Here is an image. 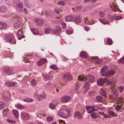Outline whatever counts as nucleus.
<instances>
[{
    "label": "nucleus",
    "mask_w": 124,
    "mask_h": 124,
    "mask_svg": "<svg viewBox=\"0 0 124 124\" xmlns=\"http://www.w3.org/2000/svg\"><path fill=\"white\" fill-rule=\"evenodd\" d=\"M114 87L112 86L111 88L113 95L112 97H110V98L112 101H116V103L114 104L113 107H115L116 110L119 111L121 109V106L120 105H117V104L120 103L122 101L118 96V93L116 90V87L115 86Z\"/></svg>",
    "instance_id": "1"
},
{
    "label": "nucleus",
    "mask_w": 124,
    "mask_h": 124,
    "mask_svg": "<svg viewBox=\"0 0 124 124\" xmlns=\"http://www.w3.org/2000/svg\"><path fill=\"white\" fill-rule=\"evenodd\" d=\"M58 114L61 117L67 118L70 116V110L65 108H62L59 111Z\"/></svg>",
    "instance_id": "2"
},
{
    "label": "nucleus",
    "mask_w": 124,
    "mask_h": 124,
    "mask_svg": "<svg viewBox=\"0 0 124 124\" xmlns=\"http://www.w3.org/2000/svg\"><path fill=\"white\" fill-rule=\"evenodd\" d=\"M78 80L81 81H88L89 82H93L94 81V77L93 75H89L86 76L84 75H80L78 77Z\"/></svg>",
    "instance_id": "3"
},
{
    "label": "nucleus",
    "mask_w": 124,
    "mask_h": 124,
    "mask_svg": "<svg viewBox=\"0 0 124 124\" xmlns=\"http://www.w3.org/2000/svg\"><path fill=\"white\" fill-rule=\"evenodd\" d=\"M14 20L16 21L14 24V27L16 29L18 28L21 24V16L18 14H16L14 15Z\"/></svg>",
    "instance_id": "4"
},
{
    "label": "nucleus",
    "mask_w": 124,
    "mask_h": 124,
    "mask_svg": "<svg viewBox=\"0 0 124 124\" xmlns=\"http://www.w3.org/2000/svg\"><path fill=\"white\" fill-rule=\"evenodd\" d=\"M6 40L9 42H12V43L15 44L16 41L13 35L12 34L6 35L5 36Z\"/></svg>",
    "instance_id": "5"
},
{
    "label": "nucleus",
    "mask_w": 124,
    "mask_h": 124,
    "mask_svg": "<svg viewBox=\"0 0 124 124\" xmlns=\"http://www.w3.org/2000/svg\"><path fill=\"white\" fill-rule=\"evenodd\" d=\"M108 67L107 66H105L102 67L101 70V73L102 76H108Z\"/></svg>",
    "instance_id": "6"
},
{
    "label": "nucleus",
    "mask_w": 124,
    "mask_h": 124,
    "mask_svg": "<svg viewBox=\"0 0 124 124\" xmlns=\"http://www.w3.org/2000/svg\"><path fill=\"white\" fill-rule=\"evenodd\" d=\"M62 79L64 81L67 82L72 79L71 75L68 74H65L63 75Z\"/></svg>",
    "instance_id": "7"
},
{
    "label": "nucleus",
    "mask_w": 124,
    "mask_h": 124,
    "mask_svg": "<svg viewBox=\"0 0 124 124\" xmlns=\"http://www.w3.org/2000/svg\"><path fill=\"white\" fill-rule=\"evenodd\" d=\"M107 80V79L105 78H101L98 79L97 81L98 85L100 86H102L105 82Z\"/></svg>",
    "instance_id": "8"
},
{
    "label": "nucleus",
    "mask_w": 124,
    "mask_h": 124,
    "mask_svg": "<svg viewBox=\"0 0 124 124\" xmlns=\"http://www.w3.org/2000/svg\"><path fill=\"white\" fill-rule=\"evenodd\" d=\"M3 72L5 74L7 75H12L13 74L12 73V70L9 68H7L4 69Z\"/></svg>",
    "instance_id": "9"
},
{
    "label": "nucleus",
    "mask_w": 124,
    "mask_h": 124,
    "mask_svg": "<svg viewBox=\"0 0 124 124\" xmlns=\"http://www.w3.org/2000/svg\"><path fill=\"white\" fill-rule=\"evenodd\" d=\"M110 7L112 9V10L114 12L118 11L122 12V11L120 10L117 8L116 5L115 3H112L110 5Z\"/></svg>",
    "instance_id": "10"
},
{
    "label": "nucleus",
    "mask_w": 124,
    "mask_h": 124,
    "mask_svg": "<svg viewBox=\"0 0 124 124\" xmlns=\"http://www.w3.org/2000/svg\"><path fill=\"white\" fill-rule=\"evenodd\" d=\"M21 117L22 119L24 120H27L30 118L29 115L27 113H23L21 114Z\"/></svg>",
    "instance_id": "11"
},
{
    "label": "nucleus",
    "mask_w": 124,
    "mask_h": 124,
    "mask_svg": "<svg viewBox=\"0 0 124 124\" xmlns=\"http://www.w3.org/2000/svg\"><path fill=\"white\" fill-rule=\"evenodd\" d=\"M81 20L82 19L79 16H77L73 17V21L76 24L80 23Z\"/></svg>",
    "instance_id": "12"
},
{
    "label": "nucleus",
    "mask_w": 124,
    "mask_h": 124,
    "mask_svg": "<svg viewBox=\"0 0 124 124\" xmlns=\"http://www.w3.org/2000/svg\"><path fill=\"white\" fill-rule=\"evenodd\" d=\"M17 10L20 12L23 11V5L22 3L20 2L18 4L16 5Z\"/></svg>",
    "instance_id": "13"
},
{
    "label": "nucleus",
    "mask_w": 124,
    "mask_h": 124,
    "mask_svg": "<svg viewBox=\"0 0 124 124\" xmlns=\"http://www.w3.org/2000/svg\"><path fill=\"white\" fill-rule=\"evenodd\" d=\"M70 99V97L68 96H64L61 98V101L63 102H66L69 101Z\"/></svg>",
    "instance_id": "14"
},
{
    "label": "nucleus",
    "mask_w": 124,
    "mask_h": 124,
    "mask_svg": "<svg viewBox=\"0 0 124 124\" xmlns=\"http://www.w3.org/2000/svg\"><path fill=\"white\" fill-rule=\"evenodd\" d=\"M62 29L59 26H57L55 27V28L53 29V32L54 33H58L61 31Z\"/></svg>",
    "instance_id": "15"
},
{
    "label": "nucleus",
    "mask_w": 124,
    "mask_h": 124,
    "mask_svg": "<svg viewBox=\"0 0 124 124\" xmlns=\"http://www.w3.org/2000/svg\"><path fill=\"white\" fill-rule=\"evenodd\" d=\"M46 95L45 93L43 92L41 94L37 96L38 100L39 101H41L42 99H44L46 98Z\"/></svg>",
    "instance_id": "16"
},
{
    "label": "nucleus",
    "mask_w": 124,
    "mask_h": 124,
    "mask_svg": "<svg viewBox=\"0 0 124 124\" xmlns=\"http://www.w3.org/2000/svg\"><path fill=\"white\" fill-rule=\"evenodd\" d=\"M23 33L22 31L20 30H19L17 31V37L19 39H21L23 37Z\"/></svg>",
    "instance_id": "17"
},
{
    "label": "nucleus",
    "mask_w": 124,
    "mask_h": 124,
    "mask_svg": "<svg viewBox=\"0 0 124 124\" xmlns=\"http://www.w3.org/2000/svg\"><path fill=\"white\" fill-rule=\"evenodd\" d=\"M35 22L37 25H41L43 24V21L41 19H37L36 20Z\"/></svg>",
    "instance_id": "18"
},
{
    "label": "nucleus",
    "mask_w": 124,
    "mask_h": 124,
    "mask_svg": "<svg viewBox=\"0 0 124 124\" xmlns=\"http://www.w3.org/2000/svg\"><path fill=\"white\" fill-rule=\"evenodd\" d=\"M73 17L71 16L68 15L66 16L65 18V20L67 22L73 21Z\"/></svg>",
    "instance_id": "19"
},
{
    "label": "nucleus",
    "mask_w": 124,
    "mask_h": 124,
    "mask_svg": "<svg viewBox=\"0 0 124 124\" xmlns=\"http://www.w3.org/2000/svg\"><path fill=\"white\" fill-rule=\"evenodd\" d=\"M16 84L15 82H8L5 83V85L7 87L13 86Z\"/></svg>",
    "instance_id": "20"
},
{
    "label": "nucleus",
    "mask_w": 124,
    "mask_h": 124,
    "mask_svg": "<svg viewBox=\"0 0 124 124\" xmlns=\"http://www.w3.org/2000/svg\"><path fill=\"white\" fill-rule=\"evenodd\" d=\"M46 61V59H42L40 60L37 62L39 66H40L44 64Z\"/></svg>",
    "instance_id": "21"
},
{
    "label": "nucleus",
    "mask_w": 124,
    "mask_h": 124,
    "mask_svg": "<svg viewBox=\"0 0 124 124\" xmlns=\"http://www.w3.org/2000/svg\"><path fill=\"white\" fill-rule=\"evenodd\" d=\"M90 84L88 82H86L85 83L84 85V88L85 90H88L90 88Z\"/></svg>",
    "instance_id": "22"
},
{
    "label": "nucleus",
    "mask_w": 124,
    "mask_h": 124,
    "mask_svg": "<svg viewBox=\"0 0 124 124\" xmlns=\"http://www.w3.org/2000/svg\"><path fill=\"white\" fill-rule=\"evenodd\" d=\"M7 10L6 7L4 6L0 7V13H3L5 12Z\"/></svg>",
    "instance_id": "23"
},
{
    "label": "nucleus",
    "mask_w": 124,
    "mask_h": 124,
    "mask_svg": "<svg viewBox=\"0 0 124 124\" xmlns=\"http://www.w3.org/2000/svg\"><path fill=\"white\" fill-rule=\"evenodd\" d=\"M74 115L75 117H78L79 119H81L82 116L81 113L79 112H77L74 114Z\"/></svg>",
    "instance_id": "24"
},
{
    "label": "nucleus",
    "mask_w": 124,
    "mask_h": 124,
    "mask_svg": "<svg viewBox=\"0 0 124 124\" xmlns=\"http://www.w3.org/2000/svg\"><path fill=\"white\" fill-rule=\"evenodd\" d=\"M53 29H51L50 27H47L45 30V33L46 34H48L51 32H53Z\"/></svg>",
    "instance_id": "25"
},
{
    "label": "nucleus",
    "mask_w": 124,
    "mask_h": 124,
    "mask_svg": "<svg viewBox=\"0 0 124 124\" xmlns=\"http://www.w3.org/2000/svg\"><path fill=\"white\" fill-rule=\"evenodd\" d=\"M96 101L98 102H102V97L99 95L97 96L95 98Z\"/></svg>",
    "instance_id": "26"
},
{
    "label": "nucleus",
    "mask_w": 124,
    "mask_h": 124,
    "mask_svg": "<svg viewBox=\"0 0 124 124\" xmlns=\"http://www.w3.org/2000/svg\"><path fill=\"white\" fill-rule=\"evenodd\" d=\"M12 112L15 117L17 118L19 116L18 113L17 111L16 110H13Z\"/></svg>",
    "instance_id": "27"
},
{
    "label": "nucleus",
    "mask_w": 124,
    "mask_h": 124,
    "mask_svg": "<svg viewBox=\"0 0 124 124\" xmlns=\"http://www.w3.org/2000/svg\"><path fill=\"white\" fill-rule=\"evenodd\" d=\"M86 108L88 113H91L93 112V109L90 106H86Z\"/></svg>",
    "instance_id": "28"
},
{
    "label": "nucleus",
    "mask_w": 124,
    "mask_h": 124,
    "mask_svg": "<svg viewBox=\"0 0 124 124\" xmlns=\"http://www.w3.org/2000/svg\"><path fill=\"white\" fill-rule=\"evenodd\" d=\"M80 56L82 58H86L87 56L86 53L84 51H82L80 54Z\"/></svg>",
    "instance_id": "29"
},
{
    "label": "nucleus",
    "mask_w": 124,
    "mask_h": 124,
    "mask_svg": "<svg viewBox=\"0 0 124 124\" xmlns=\"http://www.w3.org/2000/svg\"><path fill=\"white\" fill-rule=\"evenodd\" d=\"M100 93L102 96L105 97H106V92L105 90L102 89H101L100 90Z\"/></svg>",
    "instance_id": "30"
},
{
    "label": "nucleus",
    "mask_w": 124,
    "mask_h": 124,
    "mask_svg": "<svg viewBox=\"0 0 124 124\" xmlns=\"http://www.w3.org/2000/svg\"><path fill=\"white\" fill-rule=\"evenodd\" d=\"M84 20L85 23L87 24H93V22H91L87 18H85Z\"/></svg>",
    "instance_id": "31"
},
{
    "label": "nucleus",
    "mask_w": 124,
    "mask_h": 124,
    "mask_svg": "<svg viewBox=\"0 0 124 124\" xmlns=\"http://www.w3.org/2000/svg\"><path fill=\"white\" fill-rule=\"evenodd\" d=\"M9 109L4 110L3 111V115L4 117H6L8 113Z\"/></svg>",
    "instance_id": "32"
},
{
    "label": "nucleus",
    "mask_w": 124,
    "mask_h": 124,
    "mask_svg": "<svg viewBox=\"0 0 124 124\" xmlns=\"http://www.w3.org/2000/svg\"><path fill=\"white\" fill-rule=\"evenodd\" d=\"M31 30L34 34L37 35L39 34L38 31L36 29L32 28L31 29Z\"/></svg>",
    "instance_id": "33"
},
{
    "label": "nucleus",
    "mask_w": 124,
    "mask_h": 124,
    "mask_svg": "<svg viewBox=\"0 0 124 124\" xmlns=\"http://www.w3.org/2000/svg\"><path fill=\"white\" fill-rule=\"evenodd\" d=\"M99 21L101 23L104 24H106L109 23V22L106 20H104L102 19H100Z\"/></svg>",
    "instance_id": "34"
},
{
    "label": "nucleus",
    "mask_w": 124,
    "mask_h": 124,
    "mask_svg": "<svg viewBox=\"0 0 124 124\" xmlns=\"http://www.w3.org/2000/svg\"><path fill=\"white\" fill-rule=\"evenodd\" d=\"M115 72L113 70H111L108 71V76H113L115 73Z\"/></svg>",
    "instance_id": "35"
},
{
    "label": "nucleus",
    "mask_w": 124,
    "mask_h": 124,
    "mask_svg": "<svg viewBox=\"0 0 124 124\" xmlns=\"http://www.w3.org/2000/svg\"><path fill=\"white\" fill-rule=\"evenodd\" d=\"M36 81L34 79H32L31 81V84L32 86H35L36 85Z\"/></svg>",
    "instance_id": "36"
},
{
    "label": "nucleus",
    "mask_w": 124,
    "mask_h": 124,
    "mask_svg": "<svg viewBox=\"0 0 124 124\" xmlns=\"http://www.w3.org/2000/svg\"><path fill=\"white\" fill-rule=\"evenodd\" d=\"M16 108L18 109H23L24 107L20 104H18L16 106Z\"/></svg>",
    "instance_id": "37"
},
{
    "label": "nucleus",
    "mask_w": 124,
    "mask_h": 124,
    "mask_svg": "<svg viewBox=\"0 0 124 124\" xmlns=\"http://www.w3.org/2000/svg\"><path fill=\"white\" fill-rule=\"evenodd\" d=\"M1 30L5 28L7 26V24L6 23L1 22Z\"/></svg>",
    "instance_id": "38"
},
{
    "label": "nucleus",
    "mask_w": 124,
    "mask_h": 124,
    "mask_svg": "<svg viewBox=\"0 0 124 124\" xmlns=\"http://www.w3.org/2000/svg\"><path fill=\"white\" fill-rule=\"evenodd\" d=\"M5 103L2 101H0V110H2L5 107Z\"/></svg>",
    "instance_id": "39"
},
{
    "label": "nucleus",
    "mask_w": 124,
    "mask_h": 124,
    "mask_svg": "<svg viewBox=\"0 0 124 124\" xmlns=\"http://www.w3.org/2000/svg\"><path fill=\"white\" fill-rule=\"evenodd\" d=\"M91 116L93 118H96L99 115H96L95 113L94 112H92L91 113Z\"/></svg>",
    "instance_id": "40"
},
{
    "label": "nucleus",
    "mask_w": 124,
    "mask_h": 124,
    "mask_svg": "<svg viewBox=\"0 0 124 124\" xmlns=\"http://www.w3.org/2000/svg\"><path fill=\"white\" fill-rule=\"evenodd\" d=\"M80 85L78 83H77L75 84V86L74 88L75 90L77 91L79 89Z\"/></svg>",
    "instance_id": "41"
},
{
    "label": "nucleus",
    "mask_w": 124,
    "mask_h": 124,
    "mask_svg": "<svg viewBox=\"0 0 124 124\" xmlns=\"http://www.w3.org/2000/svg\"><path fill=\"white\" fill-rule=\"evenodd\" d=\"M23 100L25 102H32L33 101V100L32 99L29 98L23 99Z\"/></svg>",
    "instance_id": "42"
},
{
    "label": "nucleus",
    "mask_w": 124,
    "mask_h": 124,
    "mask_svg": "<svg viewBox=\"0 0 124 124\" xmlns=\"http://www.w3.org/2000/svg\"><path fill=\"white\" fill-rule=\"evenodd\" d=\"M50 68L54 70H57L58 69L57 66L56 65H51L50 67Z\"/></svg>",
    "instance_id": "43"
},
{
    "label": "nucleus",
    "mask_w": 124,
    "mask_h": 124,
    "mask_svg": "<svg viewBox=\"0 0 124 124\" xmlns=\"http://www.w3.org/2000/svg\"><path fill=\"white\" fill-rule=\"evenodd\" d=\"M49 106L50 108L52 109H54L55 107V105L52 103H51L50 104Z\"/></svg>",
    "instance_id": "44"
},
{
    "label": "nucleus",
    "mask_w": 124,
    "mask_h": 124,
    "mask_svg": "<svg viewBox=\"0 0 124 124\" xmlns=\"http://www.w3.org/2000/svg\"><path fill=\"white\" fill-rule=\"evenodd\" d=\"M48 122H50L52 121L53 120V118L51 116H47L46 118Z\"/></svg>",
    "instance_id": "45"
},
{
    "label": "nucleus",
    "mask_w": 124,
    "mask_h": 124,
    "mask_svg": "<svg viewBox=\"0 0 124 124\" xmlns=\"http://www.w3.org/2000/svg\"><path fill=\"white\" fill-rule=\"evenodd\" d=\"M105 14L104 12H100L99 14V16L101 17H103L105 16Z\"/></svg>",
    "instance_id": "46"
},
{
    "label": "nucleus",
    "mask_w": 124,
    "mask_h": 124,
    "mask_svg": "<svg viewBox=\"0 0 124 124\" xmlns=\"http://www.w3.org/2000/svg\"><path fill=\"white\" fill-rule=\"evenodd\" d=\"M6 120L7 122L9 123H12L13 124H15L16 123L15 121L12 120L10 119H6Z\"/></svg>",
    "instance_id": "47"
},
{
    "label": "nucleus",
    "mask_w": 124,
    "mask_h": 124,
    "mask_svg": "<svg viewBox=\"0 0 124 124\" xmlns=\"http://www.w3.org/2000/svg\"><path fill=\"white\" fill-rule=\"evenodd\" d=\"M119 63H124V56L122 57L118 61Z\"/></svg>",
    "instance_id": "48"
},
{
    "label": "nucleus",
    "mask_w": 124,
    "mask_h": 124,
    "mask_svg": "<svg viewBox=\"0 0 124 124\" xmlns=\"http://www.w3.org/2000/svg\"><path fill=\"white\" fill-rule=\"evenodd\" d=\"M113 18L115 20H118L121 19L122 18V17L120 16H113Z\"/></svg>",
    "instance_id": "49"
},
{
    "label": "nucleus",
    "mask_w": 124,
    "mask_h": 124,
    "mask_svg": "<svg viewBox=\"0 0 124 124\" xmlns=\"http://www.w3.org/2000/svg\"><path fill=\"white\" fill-rule=\"evenodd\" d=\"M107 44L109 45H111L112 44V40L110 38H108L107 40Z\"/></svg>",
    "instance_id": "50"
},
{
    "label": "nucleus",
    "mask_w": 124,
    "mask_h": 124,
    "mask_svg": "<svg viewBox=\"0 0 124 124\" xmlns=\"http://www.w3.org/2000/svg\"><path fill=\"white\" fill-rule=\"evenodd\" d=\"M55 11L57 14L59 13L60 10V9L58 8H56L54 9Z\"/></svg>",
    "instance_id": "51"
},
{
    "label": "nucleus",
    "mask_w": 124,
    "mask_h": 124,
    "mask_svg": "<svg viewBox=\"0 0 124 124\" xmlns=\"http://www.w3.org/2000/svg\"><path fill=\"white\" fill-rule=\"evenodd\" d=\"M57 4L58 5H65V3L64 1H58L57 3Z\"/></svg>",
    "instance_id": "52"
},
{
    "label": "nucleus",
    "mask_w": 124,
    "mask_h": 124,
    "mask_svg": "<svg viewBox=\"0 0 124 124\" xmlns=\"http://www.w3.org/2000/svg\"><path fill=\"white\" fill-rule=\"evenodd\" d=\"M61 24L63 29H65L66 28V23L63 22H62Z\"/></svg>",
    "instance_id": "53"
},
{
    "label": "nucleus",
    "mask_w": 124,
    "mask_h": 124,
    "mask_svg": "<svg viewBox=\"0 0 124 124\" xmlns=\"http://www.w3.org/2000/svg\"><path fill=\"white\" fill-rule=\"evenodd\" d=\"M44 78L47 80L50 79H51V76L50 75H46L44 76Z\"/></svg>",
    "instance_id": "54"
},
{
    "label": "nucleus",
    "mask_w": 124,
    "mask_h": 124,
    "mask_svg": "<svg viewBox=\"0 0 124 124\" xmlns=\"http://www.w3.org/2000/svg\"><path fill=\"white\" fill-rule=\"evenodd\" d=\"M108 113L111 115L113 116H114L115 115V114L114 112L113 111H108Z\"/></svg>",
    "instance_id": "55"
},
{
    "label": "nucleus",
    "mask_w": 124,
    "mask_h": 124,
    "mask_svg": "<svg viewBox=\"0 0 124 124\" xmlns=\"http://www.w3.org/2000/svg\"><path fill=\"white\" fill-rule=\"evenodd\" d=\"M66 33L68 34H71L72 33V31L70 30H67L66 31Z\"/></svg>",
    "instance_id": "56"
},
{
    "label": "nucleus",
    "mask_w": 124,
    "mask_h": 124,
    "mask_svg": "<svg viewBox=\"0 0 124 124\" xmlns=\"http://www.w3.org/2000/svg\"><path fill=\"white\" fill-rule=\"evenodd\" d=\"M124 89V87L121 86H120L119 87V92L121 93L123 90Z\"/></svg>",
    "instance_id": "57"
},
{
    "label": "nucleus",
    "mask_w": 124,
    "mask_h": 124,
    "mask_svg": "<svg viewBox=\"0 0 124 124\" xmlns=\"http://www.w3.org/2000/svg\"><path fill=\"white\" fill-rule=\"evenodd\" d=\"M62 58L63 60L65 62L67 61L69 59L68 58L62 56Z\"/></svg>",
    "instance_id": "58"
},
{
    "label": "nucleus",
    "mask_w": 124,
    "mask_h": 124,
    "mask_svg": "<svg viewBox=\"0 0 124 124\" xmlns=\"http://www.w3.org/2000/svg\"><path fill=\"white\" fill-rule=\"evenodd\" d=\"M20 0H13V3L15 4H16L19 2Z\"/></svg>",
    "instance_id": "59"
},
{
    "label": "nucleus",
    "mask_w": 124,
    "mask_h": 124,
    "mask_svg": "<svg viewBox=\"0 0 124 124\" xmlns=\"http://www.w3.org/2000/svg\"><path fill=\"white\" fill-rule=\"evenodd\" d=\"M3 98L5 100H8L9 99V98L8 97H7L6 96H3Z\"/></svg>",
    "instance_id": "60"
},
{
    "label": "nucleus",
    "mask_w": 124,
    "mask_h": 124,
    "mask_svg": "<svg viewBox=\"0 0 124 124\" xmlns=\"http://www.w3.org/2000/svg\"><path fill=\"white\" fill-rule=\"evenodd\" d=\"M97 109L101 110H104L105 108L104 107H97Z\"/></svg>",
    "instance_id": "61"
},
{
    "label": "nucleus",
    "mask_w": 124,
    "mask_h": 124,
    "mask_svg": "<svg viewBox=\"0 0 124 124\" xmlns=\"http://www.w3.org/2000/svg\"><path fill=\"white\" fill-rule=\"evenodd\" d=\"M92 59H95L96 60H98V59L99 58L97 56H93L92 57Z\"/></svg>",
    "instance_id": "62"
},
{
    "label": "nucleus",
    "mask_w": 124,
    "mask_h": 124,
    "mask_svg": "<svg viewBox=\"0 0 124 124\" xmlns=\"http://www.w3.org/2000/svg\"><path fill=\"white\" fill-rule=\"evenodd\" d=\"M103 116H104V117L105 118H107L110 117V116H109L108 115H106L105 114H104L103 115Z\"/></svg>",
    "instance_id": "63"
},
{
    "label": "nucleus",
    "mask_w": 124,
    "mask_h": 124,
    "mask_svg": "<svg viewBox=\"0 0 124 124\" xmlns=\"http://www.w3.org/2000/svg\"><path fill=\"white\" fill-rule=\"evenodd\" d=\"M93 93L92 91H90L88 93V94L89 95L92 96L93 95Z\"/></svg>",
    "instance_id": "64"
}]
</instances>
